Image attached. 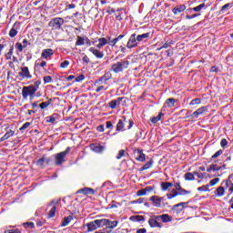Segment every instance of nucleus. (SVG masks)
<instances>
[{
  "instance_id": "obj_1",
  "label": "nucleus",
  "mask_w": 233,
  "mask_h": 233,
  "mask_svg": "<svg viewBox=\"0 0 233 233\" xmlns=\"http://www.w3.org/2000/svg\"><path fill=\"white\" fill-rule=\"evenodd\" d=\"M170 221H172V217L168 214H163L151 217L148 219V225L151 228H163V223H170Z\"/></svg>"
},
{
  "instance_id": "obj_2",
  "label": "nucleus",
  "mask_w": 233,
  "mask_h": 233,
  "mask_svg": "<svg viewBox=\"0 0 233 233\" xmlns=\"http://www.w3.org/2000/svg\"><path fill=\"white\" fill-rule=\"evenodd\" d=\"M39 86H41V80H37L34 85L26 86L22 88V97L23 99L30 98V101H34V97H35V92L39 90Z\"/></svg>"
},
{
  "instance_id": "obj_3",
  "label": "nucleus",
  "mask_w": 233,
  "mask_h": 233,
  "mask_svg": "<svg viewBox=\"0 0 233 233\" xmlns=\"http://www.w3.org/2000/svg\"><path fill=\"white\" fill-rule=\"evenodd\" d=\"M128 66H130V61L120 60L111 65L110 72H113V74H121L125 70H128Z\"/></svg>"
},
{
  "instance_id": "obj_4",
  "label": "nucleus",
  "mask_w": 233,
  "mask_h": 233,
  "mask_svg": "<svg viewBox=\"0 0 233 233\" xmlns=\"http://www.w3.org/2000/svg\"><path fill=\"white\" fill-rule=\"evenodd\" d=\"M149 201L152 202L153 206H155L156 208H170V203L167 201V198H165V197L154 195L149 198Z\"/></svg>"
},
{
  "instance_id": "obj_5",
  "label": "nucleus",
  "mask_w": 233,
  "mask_h": 233,
  "mask_svg": "<svg viewBox=\"0 0 233 233\" xmlns=\"http://www.w3.org/2000/svg\"><path fill=\"white\" fill-rule=\"evenodd\" d=\"M134 127V120L127 119V116H122L116 124V132H125V130H130Z\"/></svg>"
},
{
  "instance_id": "obj_6",
  "label": "nucleus",
  "mask_w": 233,
  "mask_h": 233,
  "mask_svg": "<svg viewBox=\"0 0 233 233\" xmlns=\"http://www.w3.org/2000/svg\"><path fill=\"white\" fill-rule=\"evenodd\" d=\"M70 150H72V147H68L66 148L65 151L57 153L55 156V164L56 165V167H61V165L65 163V157H66L67 154H70Z\"/></svg>"
},
{
  "instance_id": "obj_7",
  "label": "nucleus",
  "mask_w": 233,
  "mask_h": 233,
  "mask_svg": "<svg viewBox=\"0 0 233 233\" xmlns=\"http://www.w3.org/2000/svg\"><path fill=\"white\" fill-rule=\"evenodd\" d=\"M60 199H53L49 204H47V208H50L47 213L48 219L56 218V212H57V205H59Z\"/></svg>"
},
{
  "instance_id": "obj_8",
  "label": "nucleus",
  "mask_w": 233,
  "mask_h": 233,
  "mask_svg": "<svg viewBox=\"0 0 233 233\" xmlns=\"http://www.w3.org/2000/svg\"><path fill=\"white\" fill-rule=\"evenodd\" d=\"M65 25V19L63 17H55L49 21L48 26L52 30H61V26Z\"/></svg>"
},
{
  "instance_id": "obj_9",
  "label": "nucleus",
  "mask_w": 233,
  "mask_h": 233,
  "mask_svg": "<svg viewBox=\"0 0 233 233\" xmlns=\"http://www.w3.org/2000/svg\"><path fill=\"white\" fill-rule=\"evenodd\" d=\"M139 46V40H137V35L132 34L127 43V48L132 50V48H137Z\"/></svg>"
},
{
  "instance_id": "obj_10",
  "label": "nucleus",
  "mask_w": 233,
  "mask_h": 233,
  "mask_svg": "<svg viewBox=\"0 0 233 233\" xmlns=\"http://www.w3.org/2000/svg\"><path fill=\"white\" fill-rule=\"evenodd\" d=\"M206 112H208V107L202 106L194 111L191 115H187L186 116V119H198L199 116H203V114H206Z\"/></svg>"
},
{
  "instance_id": "obj_11",
  "label": "nucleus",
  "mask_w": 233,
  "mask_h": 233,
  "mask_svg": "<svg viewBox=\"0 0 233 233\" xmlns=\"http://www.w3.org/2000/svg\"><path fill=\"white\" fill-rule=\"evenodd\" d=\"M219 170H221V166H218L216 163L211 164L207 168V172H208V174H214L215 177H219V176H221V174L218 173V172H219Z\"/></svg>"
},
{
  "instance_id": "obj_12",
  "label": "nucleus",
  "mask_w": 233,
  "mask_h": 233,
  "mask_svg": "<svg viewBox=\"0 0 233 233\" xmlns=\"http://www.w3.org/2000/svg\"><path fill=\"white\" fill-rule=\"evenodd\" d=\"M19 30H21V22L16 21L9 31V37H15L19 34Z\"/></svg>"
},
{
  "instance_id": "obj_13",
  "label": "nucleus",
  "mask_w": 233,
  "mask_h": 233,
  "mask_svg": "<svg viewBox=\"0 0 233 233\" xmlns=\"http://www.w3.org/2000/svg\"><path fill=\"white\" fill-rule=\"evenodd\" d=\"M76 194H83L84 196H95L96 195V190L92 187H84L80 188L76 191Z\"/></svg>"
},
{
  "instance_id": "obj_14",
  "label": "nucleus",
  "mask_w": 233,
  "mask_h": 233,
  "mask_svg": "<svg viewBox=\"0 0 233 233\" xmlns=\"http://www.w3.org/2000/svg\"><path fill=\"white\" fill-rule=\"evenodd\" d=\"M137 41H138V43H141L142 41H148V39H152V37H154V34L147 32L142 35H137Z\"/></svg>"
},
{
  "instance_id": "obj_15",
  "label": "nucleus",
  "mask_w": 233,
  "mask_h": 233,
  "mask_svg": "<svg viewBox=\"0 0 233 233\" xmlns=\"http://www.w3.org/2000/svg\"><path fill=\"white\" fill-rule=\"evenodd\" d=\"M21 70L22 72L18 73L20 77H23V79H32V75L30 74L28 66L22 67Z\"/></svg>"
},
{
  "instance_id": "obj_16",
  "label": "nucleus",
  "mask_w": 233,
  "mask_h": 233,
  "mask_svg": "<svg viewBox=\"0 0 233 233\" xmlns=\"http://www.w3.org/2000/svg\"><path fill=\"white\" fill-rule=\"evenodd\" d=\"M88 50L95 56V57H96V59H103V57H105V52L100 51L97 47H90Z\"/></svg>"
},
{
  "instance_id": "obj_17",
  "label": "nucleus",
  "mask_w": 233,
  "mask_h": 233,
  "mask_svg": "<svg viewBox=\"0 0 233 233\" xmlns=\"http://www.w3.org/2000/svg\"><path fill=\"white\" fill-rule=\"evenodd\" d=\"M123 99H125V97H117L116 99L111 100L108 103V106L109 108H111L112 110H116V108H117V106H119V105H121V101H123Z\"/></svg>"
},
{
  "instance_id": "obj_18",
  "label": "nucleus",
  "mask_w": 233,
  "mask_h": 233,
  "mask_svg": "<svg viewBox=\"0 0 233 233\" xmlns=\"http://www.w3.org/2000/svg\"><path fill=\"white\" fill-rule=\"evenodd\" d=\"M111 78L112 73H110V71L106 72L103 76L95 81V85H98V83H106V81H110Z\"/></svg>"
},
{
  "instance_id": "obj_19",
  "label": "nucleus",
  "mask_w": 233,
  "mask_h": 233,
  "mask_svg": "<svg viewBox=\"0 0 233 233\" xmlns=\"http://www.w3.org/2000/svg\"><path fill=\"white\" fill-rule=\"evenodd\" d=\"M89 147L96 154H103L105 152V146H101V144H91Z\"/></svg>"
},
{
  "instance_id": "obj_20",
  "label": "nucleus",
  "mask_w": 233,
  "mask_h": 233,
  "mask_svg": "<svg viewBox=\"0 0 233 233\" xmlns=\"http://www.w3.org/2000/svg\"><path fill=\"white\" fill-rule=\"evenodd\" d=\"M185 205H188V202H180L177 205H174L171 210H175L177 214H181L185 208Z\"/></svg>"
},
{
  "instance_id": "obj_21",
  "label": "nucleus",
  "mask_w": 233,
  "mask_h": 233,
  "mask_svg": "<svg viewBox=\"0 0 233 233\" xmlns=\"http://www.w3.org/2000/svg\"><path fill=\"white\" fill-rule=\"evenodd\" d=\"M136 160L140 163H145V161H147V155L143 153L142 149H137Z\"/></svg>"
},
{
  "instance_id": "obj_22",
  "label": "nucleus",
  "mask_w": 233,
  "mask_h": 233,
  "mask_svg": "<svg viewBox=\"0 0 233 233\" xmlns=\"http://www.w3.org/2000/svg\"><path fill=\"white\" fill-rule=\"evenodd\" d=\"M186 10H187V5H176L172 9V12H173L174 15H179V14L183 13Z\"/></svg>"
},
{
  "instance_id": "obj_23",
  "label": "nucleus",
  "mask_w": 233,
  "mask_h": 233,
  "mask_svg": "<svg viewBox=\"0 0 233 233\" xmlns=\"http://www.w3.org/2000/svg\"><path fill=\"white\" fill-rule=\"evenodd\" d=\"M54 56V50L52 48L44 49L41 54L42 59H48Z\"/></svg>"
},
{
  "instance_id": "obj_24",
  "label": "nucleus",
  "mask_w": 233,
  "mask_h": 233,
  "mask_svg": "<svg viewBox=\"0 0 233 233\" xmlns=\"http://www.w3.org/2000/svg\"><path fill=\"white\" fill-rule=\"evenodd\" d=\"M95 223L97 228H103V227H106V225L108 224V218L96 219Z\"/></svg>"
},
{
  "instance_id": "obj_25",
  "label": "nucleus",
  "mask_w": 233,
  "mask_h": 233,
  "mask_svg": "<svg viewBox=\"0 0 233 233\" xmlns=\"http://www.w3.org/2000/svg\"><path fill=\"white\" fill-rule=\"evenodd\" d=\"M106 45H110V41L105 37L98 38V44L96 45V48H103Z\"/></svg>"
},
{
  "instance_id": "obj_26",
  "label": "nucleus",
  "mask_w": 233,
  "mask_h": 233,
  "mask_svg": "<svg viewBox=\"0 0 233 233\" xmlns=\"http://www.w3.org/2000/svg\"><path fill=\"white\" fill-rule=\"evenodd\" d=\"M174 187V183L172 182H162L160 184V188L162 190V192H167V190H168V188Z\"/></svg>"
},
{
  "instance_id": "obj_27",
  "label": "nucleus",
  "mask_w": 233,
  "mask_h": 233,
  "mask_svg": "<svg viewBox=\"0 0 233 233\" xmlns=\"http://www.w3.org/2000/svg\"><path fill=\"white\" fill-rule=\"evenodd\" d=\"M15 134V131L14 130H9L7 131L1 138H0V143H3V141H6V139H10L12 136Z\"/></svg>"
},
{
  "instance_id": "obj_28",
  "label": "nucleus",
  "mask_w": 233,
  "mask_h": 233,
  "mask_svg": "<svg viewBox=\"0 0 233 233\" xmlns=\"http://www.w3.org/2000/svg\"><path fill=\"white\" fill-rule=\"evenodd\" d=\"M86 227L87 232H94V230H97V224H96V220L87 223Z\"/></svg>"
},
{
  "instance_id": "obj_29",
  "label": "nucleus",
  "mask_w": 233,
  "mask_h": 233,
  "mask_svg": "<svg viewBox=\"0 0 233 233\" xmlns=\"http://www.w3.org/2000/svg\"><path fill=\"white\" fill-rule=\"evenodd\" d=\"M152 165H154V158H150V160L146 163L142 167H140L139 171L144 172V170H148V168H152Z\"/></svg>"
},
{
  "instance_id": "obj_30",
  "label": "nucleus",
  "mask_w": 233,
  "mask_h": 233,
  "mask_svg": "<svg viewBox=\"0 0 233 233\" xmlns=\"http://www.w3.org/2000/svg\"><path fill=\"white\" fill-rule=\"evenodd\" d=\"M53 101H54V99L49 98L48 101L42 102L39 105V108H41V110H45L46 108H48V106H50V105H52Z\"/></svg>"
},
{
  "instance_id": "obj_31",
  "label": "nucleus",
  "mask_w": 233,
  "mask_h": 233,
  "mask_svg": "<svg viewBox=\"0 0 233 233\" xmlns=\"http://www.w3.org/2000/svg\"><path fill=\"white\" fill-rule=\"evenodd\" d=\"M126 35H119L117 37L114 38L112 41L109 42V46H116L123 37H125Z\"/></svg>"
},
{
  "instance_id": "obj_32",
  "label": "nucleus",
  "mask_w": 233,
  "mask_h": 233,
  "mask_svg": "<svg viewBox=\"0 0 233 233\" xmlns=\"http://www.w3.org/2000/svg\"><path fill=\"white\" fill-rule=\"evenodd\" d=\"M163 116H165V114H163V112L158 113L157 116H152L150 118L151 123H153V125H156V123H158V121H161Z\"/></svg>"
},
{
  "instance_id": "obj_33",
  "label": "nucleus",
  "mask_w": 233,
  "mask_h": 233,
  "mask_svg": "<svg viewBox=\"0 0 233 233\" xmlns=\"http://www.w3.org/2000/svg\"><path fill=\"white\" fill-rule=\"evenodd\" d=\"M215 196H216V198H221V197L225 196V187H218L215 190Z\"/></svg>"
},
{
  "instance_id": "obj_34",
  "label": "nucleus",
  "mask_w": 233,
  "mask_h": 233,
  "mask_svg": "<svg viewBox=\"0 0 233 233\" xmlns=\"http://www.w3.org/2000/svg\"><path fill=\"white\" fill-rule=\"evenodd\" d=\"M72 219H74V217H72L70 215L64 218V219L61 223V227H68V225L70 224V221H72Z\"/></svg>"
},
{
  "instance_id": "obj_35",
  "label": "nucleus",
  "mask_w": 233,
  "mask_h": 233,
  "mask_svg": "<svg viewBox=\"0 0 233 233\" xmlns=\"http://www.w3.org/2000/svg\"><path fill=\"white\" fill-rule=\"evenodd\" d=\"M117 225H119V221L117 220L111 221L110 219H108V222L107 224H106V228H116Z\"/></svg>"
},
{
  "instance_id": "obj_36",
  "label": "nucleus",
  "mask_w": 233,
  "mask_h": 233,
  "mask_svg": "<svg viewBox=\"0 0 233 233\" xmlns=\"http://www.w3.org/2000/svg\"><path fill=\"white\" fill-rule=\"evenodd\" d=\"M203 8H205V3H202L196 7L189 8L187 11L189 13L192 12V10H193V12H201V10H203Z\"/></svg>"
},
{
  "instance_id": "obj_37",
  "label": "nucleus",
  "mask_w": 233,
  "mask_h": 233,
  "mask_svg": "<svg viewBox=\"0 0 233 233\" xmlns=\"http://www.w3.org/2000/svg\"><path fill=\"white\" fill-rule=\"evenodd\" d=\"M224 185H225V188H228V187H230L228 188L230 194L233 193V183H232V180L230 179H227V180H224Z\"/></svg>"
},
{
  "instance_id": "obj_38",
  "label": "nucleus",
  "mask_w": 233,
  "mask_h": 233,
  "mask_svg": "<svg viewBox=\"0 0 233 233\" xmlns=\"http://www.w3.org/2000/svg\"><path fill=\"white\" fill-rule=\"evenodd\" d=\"M177 100L176 98H167L166 100V105L168 106V108H173V106H176V103Z\"/></svg>"
},
{
  "instance_id": "obj_39",
  "label": "nucleus",
  "mask_w": 233,
  "mask_h": 233,
  "mask_svg": "<svg viewBox=\"0 0 233 233\" xmlns=\"http://www.w3.org/2000/svg\"><path fill=\"white\" fill-rule=\"evenodd\" d=\"M194 172H187L184 175V178L186 181H194V179H196V177H194Z\"/></svg>"
},
{
  "instance_id": "obj_40",
  "label": "nucleus",
  "mask_w": 233,
  "mask_h": 233,
  "mask_svg": "<svg viewBox=\"0 0 233 233\" xmlns=\"http://www.w3.org/2000/svg\"><path fill=\"white\" fill-rule=\"evenodd\" d=\"M36 167L45 168V155L35 162Z\"/></svg>"
},
{
  "instance_id": "obj_41",
  "label": "nucleus",
  "mask_w": 233,
  "mask_h": 233,
  "mask_svg": "<svg viewBox=\"0 0 233 233\" xmlns=\"http://www.w3.org/2000/svg\"><path fill=\"white\" fill-rule=\"evenodd\" d=\"M134 219H136V221H137L138 223H141V222L145 221V217H143L141 215H137V216H133L130 218L131 221H134Z\"/></svg>"
},
{
  "instance_id": "obj_42",
  "label": "nucleus",
  "mask_w": 233,
  "mask_h": 233,
  "mask_svg": "<svg viewBox=\"0 0 233 233\" xmlns=\"http://www.w3.org/2000/svg\"><path fill=\"white\" fill-rule=\"evenodd\" d=\"M208 188H210V187L208 186V184H207V185L198 187V192H210V189H208Z\"/></svg>"
},
{
  "instance_id": "obj_43",
  "label": "nucleus",
  "mask_w": 233,
  "mask_h": 233,
  "mask_svg": "<svg viewBox=\"0 0 233 233\" xmlns=\"http://www.w3.org/2000/svg\"><path fill=\"white\" fill-rule=\"evenodd\" d=\"M233 7V1L231 3H228L226 5H224L221 9L220 12H227V10H228V8H232Z\"/></svg>"
},
{
  "instance_id": "obj_44",
  "label": "nucleus",
  "mask_w": 233,
  "mask_h": 233,
  "mask_svg": "<svg viewBox=\"0 0 233 233\" xmlns=\"http://www.w3.org/2000/svg\"><path fill=\"white\" fill-rule=\"evenodd\" d=\"M83 45H85V38L78 35L76 42V46H83Z\"/></svg>"
},
{
  "instance_id": "obj_45",
  "label": "nucleus",
  "mask_w": 233,
  "mask_h": 233,
  "mask_svg": "<svg viewBox=\"0 0 233 233\" xmlns=\"http://www.w3.org/2000/svg\"><path fill=\"white\" fill-rule=\"evenodd\" d=\"M222 155H223V151H222V149H219L214 155H212L210 159H211V161H213V159H218V157H219V156H222Z\"/></svg>"
},
{
  "instance_id": "obj_46",
  "label": "nucleus",
  "mask_w": 233,
  "mask_h": 233,
  "mask_svg": "<svg viewBox=\"0 0 233 233\" xmlns=\"http://www.w3.org/2000/svg\"><path fill=\"white\" fill-rule=\"evenodd\" d=\"M14 55V46H11L9 52L6 53L5 57L6 59H12V56Z\"/></svg>"
},
{
  "instance_id": "obj_47",
  "label": "nucleus",
  "mask_w": 233,
  "mask_h": 233,
  "mask_svg": "<svg viewBox=\"0 0 233 233\" xmlns=\"http://www.w3.org/2000/svg\"><path fill=\"white\" fill-rule=\"evenodd\" d=\"M220 181L219 177H215L212 180L209 181L208 186L209 187H215V185H218V182Z\"/></svg>"
},
{
  "instance_id": "obj_48",
  "label": "nucleus",
  "mask_w": 233,
  "mask_h": 233,
  "mask_svg": "<svg viewBox=\"0 0 233 233\" xmlns=\"http://www.w3.org/2000/svg\"><path fill=\"white\" fill-rule=\"evenodd\" d=\"M220 147H221V148H227V147H228V141L227 140V138L221 139Z\"/></svg>"
},
{
  "instance_id": "obj_49",
  "label": "nucleus",
  "mask_w": 233,
  "mask_h": 233,
  "mask_svg": "<svg viewBox=\"0 0 233 233\" xmlns=\"http://www.w3.org/2000/svg\"><path fill=\"white\" fill-rule=\"evenodd\" d=\"M188 194H191V191H188L183 187L178 191L179 196H187Z\"/></svg>"
},
{
  "instance_id": "obj_50",
  "label": "nucleus",
  "mask_w": 233,
  "mask_h": 233,
  "mask_svg": "<svg viewBox=\"0 0 233 233\" xmlns=\"http://www.w3.org/2000/svg\"><path fill=\"white\" fill-rule=\"evenodd\" d=\"M122 157H125V149H120L118 151V154L116 157V159H121Z\"/></svg>"
},
{
  "instance_id": "obj_51",
  "label": "nucleus",
  "mask_w": 233,
  "mask_h": 233,
  "mask_svg": "<svg viewBox=\"0 0 233 233\" xmlns=\"http://www.w3.org/2000/svg\"><path fill=\"white\" fill-rule=\"evenodd\" d=\"M44 85H46L48 83H52L54 80L52 79V76H44Z\"/></svg>"
},
{
  "instance_id": "obj_52",
  "label": "nucleus",
  "mask_w": 233,
  "mask_h": 233,
  "mask_svg": "<svg viewBox=\"0 0 233 233\" xmlns=\"http://www.w3.org/2000/svg\"><path fill=\"white\" fill-rule=\"evenodd\" d=\"M24 227L25 228H34L35 225L34 224V222H25L24 223Z\"/></svg>"
},
{
  "instance_id": "obj_53",
  "label": "nucleus",
  "mask_w": 233,
  "mask_h": 233,
  "mask_svg": "<svg viewBox=\"0 0 233 233\" xmlns=\"http://www.w3.org/2000/svg\"><path fill=\"white\" fill-rule=\"evenodd\" d=\"M103 90H108V87H105V86H98L96 88V94H99V92L103 91Z\"/></svg>"
},
{
  "instance_id": "obj_54",
  "label": "nucleus",
  "mask_w": 233,
  "mask_h": 233,
  "mask_svg": "<svg viewBox=\"0 0 233 233\" xmlns=\"http://www.w3.org/2000/svg\"><path fill=\"white\" fill-rule=\"evenodd\" d=\"M194 175L197 176V177H198V179H203V177H205V176H207V173H198V171H194Z\"/></svg>"
},
{
  "instance_id": "obj_55",
  "label": "nucleus",
  "mask_w": 233,
  "mask_h": 233,
  "mask_svg": "<svg viewBox=\"0 0 233 233\" xmlns=\"http://www.w3.org/2000/svg\"><path fill=\"white\" fill-rule=\"evenodd\" d=\"M68 65H70V61L65 60L64 62H62V63L60 64V68H67V67H68Z\"/></svg>"
},
{
  "instance_id": "obj_56",
  "label": "nucleus",
  "mask_w": 233,
  "mask_h": 233,
  "mask_svg": "<svg viewBox=\"0 0 233 233\" xmlns=\"http://www.w3.org/2000/svg\"><path fill=\"white\" fill-rule=\"evenodd\" d=\"M15 48L18 50V52H23V49H24L25 47L23 46V44L17 42V43L15 44Z\"/></svg>"
},
{
  "instance_id": "obj_57",
  "label": "nucleus",
  "mask_w": 233,
  "mask_h": 233,
  "mask_svg": "<svg viewBox=\"0 0 233 233\" xmlns=\"http://www.w3.org/2000/svg\"><path fill=\"white\" fill-rule=\"evenodd\" d=\"M189 105H201V98L193 99Z\"/></svg>"
},
{
  "instance_id": "obj_58",
  "label": "nucleus",
  "mask_w": 233,
  "mask_h": 233,
  "mask_svg": "<svg viewBox=\"0 0 233 233\" xmlns=\"http://www.w3.org/2000/svg\"><path fill=\"white\" fill-rule=\"evenodd\" d=\"M201 14L187 15L186 19H195V17H199Z\"/></svg>"
},
{
  "instance_id": "obj_59",
  "label": "nucleus",
  "mask_w": 233,
  "mask_h": 233,
  "mask_svg": "<svg viewBox=\"0 0 233 233\" xmlns=\"http://www.w3.org/2000/svg\"><path fill=\"white\" fill-rule=\"evenodd\" d=\"M173 187H175L176 190L177 192H179L183 187H181V183L179 182H176L175 184H173Z\"/></svg>"
},
{
  "instance_id": "obj_60",
  "label": "nucleus",
  "mask_w": 233,
  "mask_h": 233,
  "mask_svg": "<svg viewBox=\"0 0 233 233\" xmlns=\"http://www.w3.org/2000/svg\"><path fill=\"white\" fill-rule=\"evenodd\" d=\"M137 196H147V190L145 188L138 190Z\"/></svg>"
},
{
  "instance_id": "obj_61",
  "label": "nucleus",
  "mask_w": 233,
  "mask_h": 233,
  "mask_svg": "<svg viewBox=\"0 0 233 233\" xmlns=\"http://www.w3.org/2000/svg\"><path fill=\"white\" fill-rule=\"evenodd\" d=\"M30 125H32L30 122H25L20 128L19 130H26V128H28V127H30Z\"/></svg>"
},
{
  "instance_id": "obj_62",
  "label": "nucleus",
  "mask_w": 233,
  "mask_h": 233,
  "mask_svg": "<svg viewBox=\"0 0 233 233\" xmlns=\"http://www.w3.org/2000/svg\"><path fill=\"white\" fill-rule=\"evenodd\" d=\"M47 123H56V116H50L46 117Z\"/></svg>"
},
{
  "instance_id": "obj_63",
  "label": "nucleus",
  "mask_w": 233,
  "mask_h": 233,
  "mask_svg": "<svg viewBox=\"0 0 233 233\" xmlns=\"http://www.w3.org/2000/svg\"><path fill=\"white\" fill-rule=\"evenodd\" d=\"M5 233H21V230H19L18 228H16V229H8V230H5Z\"/></svg>"
},
{
  "instance_id": "obj_64",
  "label": "nucleus",
  "mask_w": 233,
  "mask_h": 233,
  "mask_svg": "<svg viewBox=\"0 0 233 233\" xmlns=\"http://www.w3.org/2000/svg\"><path fill=\"white\" fill-rule=\"evenodd\" d=\"M106 127L112 130V128H114V125L112 124L111 121H107L106 122Z\"/></svg>"
}]
</instances>
